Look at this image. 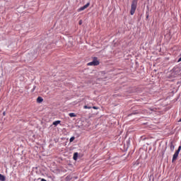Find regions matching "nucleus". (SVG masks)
Segmentation results:
<instances>
[{
  "label": "nucleus",
  "mask_w": 181,
  "mask_h": 181,
  "mask_svg": "<svg viewBox=\"0 0 181 181\" xmlns=\"http://www.w3.org/2000/svg\"><path fill=\"white\" fill-rule=\"evenodd\" d=\"M138 5V0H132L131 5L130 14L134 15L135 13V11H136V6Z\"/></svg>",
  "instance_id": "1"
},
{
  "label": "nucleus",
  "mask_w": 181,
  "mask_h": 181,
  "mask_svg": "<svg viewBox=\"0 0 181 181\" xmlns=\"http://www.w3.org/2000/svg\"><path fill=\"white\" fill-rule=\"evenodd\" d=\"M98 64H100V62H98L97 57H94L93 61L87 64L88 66H98Z\"/></svg>",
  "instance_id": "2"
},
{
  "label": "nucleus",
  "mask_w": 181,
  "mask_h": 181,
  "mask_svg": "<svg viewBox=\"0 0 181 181\" xmlns=\"http://www.w3.org/2000/svg\"><path fill=\"white\" fill-rule=\"evenodd\" d=\"M180 151H181V146H180L178 147L177 150L174 153V155L173 156L172 162H173L174 160H176V159H177V156H179V153H180Z\"/></svg>",
  "instance_id": "3"
},
{
  "label": "nucleus",
  "mask_w": 181,
  "mask_h": 181,
  "mask_svg": "<svg viewBox=\"0 0 181 181\" xmlns=\"http://www.w3.org/2000/svg\"><path fill=\"white\" fill-rule=\"evenodd\" d=\"M173 74L174 77H177V76H179V74H180V69H179L177 67H174L173 69Z\"/></svg>",
  "instance_id": "4"
},
{
  "label": "nucleus",
  "mask_w": 181,
  "mask_h": 181,
  "mask_svg": "<svg viewBox=\"0 0 181 181\" xmlns=\"http://www.w3.org/2000/svg\"><path fill=\"white\" fill-rule=\"evenodd\" d=\"M89 6H90V3H87L85 6L79 8L78 9V11L81 12V11H84L85 9H87V8L89 7Z\"/></svg>",
  "instance_id": "5"
},
{
  "label": "nucleus",
  "mask_w": 181,
  "mask_h": 181,
  "mask_svg": "<svg viewBox=\"0 0 181 181\" xmlns=\"http://www.w3.org/2000/svg\"><path fill=\"white\" fill-rule=\"evenodd\" d=\"M170 147L171 152H173V151H175V145H173V142L170 143Z\"/></svg>",
  "instance_id": "6"
},
{
  "label": "nucleus",
  "mask_w": 181,
  "mask_h": 181,
  "mask_svg": "<svg viewBox=\"0 0 181 181\" xmlns=\"http://www.w3.org/2000/svg\"><path fill=\"white\" fill-rule=\"evenodd\" d=\"M78 158V153H74L73 156L74 160H77Z\"/></svg>",
  "instance_id": "7"
},
{
  "label": "nucleus",
  "mask_w": 181,
  "mask_h": 181,
  "mask_svg": "<svg viewBox=\"0 0 181 181\" xmlns=\"http://www.w3.org/2000/svg\"><path fill=\"white\" fill-rule=\"evenodd\" d=\"M37 103H43V98L39 96V97L37 98Z\"/></svg>",
  "instance_id": "8"
},
{
  "label": "nucleus",
  "mask_w": 181,
  "mask_h": 181,
  "mask_svg": "<svg viewBox=\"0 0 181 181\" xmlns=\"http://www.w3.org/2000/svg\"><path fill=\"white\" fill-rule=\"evenodd\" d=\"M60 122H61L60 120H57L53 122V125H55V127H57V125H59V124H60Z\"/></svg>",
  "instance_id": "9"
},
{
  "label": "nucleus",
  "mask_w": 181,
  "mask_h": 181,
  "mask_svg": "<svg viewBox=\"0 0 181 181\" xmlns=\"http://www.w3.org/2000/svg\"><path fill=\"white\" fill-rule=\"evenodd\" d=\"M0 180L1 181H5L6 180V177L2 174H0Z\"/></svg>",
  "instance_id": "10"
},
{
  "label": "nucleus",
  "mask_w": 181,
  "mask_h": 181,
  "mask_svg": "<svg viewBox=\"0 0 181 181\" xmlns=\"http://www.w3.org/2000/svg\"><path fill=\"white\" fill-rule=\"evenodd\" d=\"M69 117H71V118H73L74 117H76V114L75 113H69Z\"/></svg>",
  "instance_id": "11"
},
{
  "label": "nucleus",
  "mask_w": 181,
  "mask_h": 181,
  "mask_svg": "<svg viewBox=\"0 0 181 181\" xmlns=\"http://www.w3.org/2000/svg\"><path fill=\"white\" fill-rule=\"evenodd\" d=\"M83 108H84L85 110H90L91 107H89V106H88V105H85V106L83 107Z\"/></svg>",
  "instance_id": "12"
},
{
  "label": "nucleus",
  "mask_w": 181,
  "mask_h": 181,
  "mask_svg": "<svg viewBox=\"0 0 181 181\" xmlns=\"http://www.w3.org/2000/svg\"><path fill=\"white\" fill-rule=\"evenodd\" d=\"M75 139L76 138L74 136L71 137L69 139V142H73V141H74Z\"/></svg>",
  "instance_id": "13"
},
{
  "label": "nucleus",
  "mask_w": 181,
  "mask_h": 181,
  "mask_svg": "<svg viewBox=\"0 0 181 181\" xmlns=\"http://www.w3.org/2000/svg\"><path fill=\"white\" fill-rule=\"evenodd\" d=\"M36 90V86H34L33 89L31 90L32 93Z\"/></svg>",
  "instance_id": "14"
},
{
  "label": "nucleus",
  "mask_w": 181,
  "mask_h": 181,
  "mask_svg": "<svg viewBox=\"0 0 181 181\" xmlns=\"http://www.w3.org/2000/svg\"><path fill=\"white\" fill-rule=\"evenodd\" d=\"M93 110H98V107H97L96 106H93Z\"/></svg>",
  "instance_id": "15"
},
{
  "label": "nucleus",
  "mask_w": 181,
  "mask_h": 181,
  "mask_svg": "<svg viewBox=\"0 0 181 181\" xmlns=\"http://www.w3.org/2000/svg\"><path fill=\"white\" fill-rule=\"evenodd\" d=\"M181 62V57L179 58V59L177 60V63H180Z\"/></svg>",
  "instance_id": "16"
},
{
  "label": "nucleus",
  "mask_w": 181,
  "mask_h": 181,
  "mask_svg": "<svg viewBox=\"0 0 181 181\" xmlns=\"http://www.w3.org/2000/svg\"><path fill=\"white\" fill-rule=\"evenodd\" d=\"M40 179L41 181H47V180H46L44 179V178H40Z\"/></svg>",
  "instance_id": "17"
},
{
  "label": "nucleus",
  "mask_w": 181,
  "mask_h": 181,
  "mask_svg": "<svg viewBox=\"0 0 181 181\" xmlns=\"http://www.w3.org/2000/svg\"><path fill=\"white\" fill-rule=\"evenodd\" d=\"M81 23H83V22L81 21H79V25H81Z\"/></svg>",
  "instance_id": "18"
},
{
  "label": "nucleus",
  "mask_w": 181,
  "mask_h": 181,
  "mask_svg": "<svg viewBox=\"0 0 181 181\" xmlns=\"http://www.w3.org/2000/svg\"><path fill=\"white\" fill-rule=\"evenodd\" d=\"M74 179H78V177H74Z\"/></svg>",
  "instance_id": "19"
},
{
  "label": "nucleus",
  "mask_w": 181,
  "mask_h": 181,
  "mask_svg": "<svg viewBox=\"0 0 181 181\" xmlns=\"http://www.w3.org/2000/svg\"><path fill=\"white\" fill-rule=\"evenodd\" d=\"M178 122H181V118L179 119Z\"/></svg>",
  "instance_id": "20"
},
{
  "label": "nucleus",
  "mask_w": 181,
  "mask_h": 181,
  "mask_svg": "<svg viewBox=\"0 0 181 181\" xmlns=\"http://www.w3.org/2000/svg\"><path fill=\"white\" fill-rule=\"evenodd\" d=\"M3 115H5V112H3Z\"/></svg>",
  "instance_id": "21"
}]
</instances>
